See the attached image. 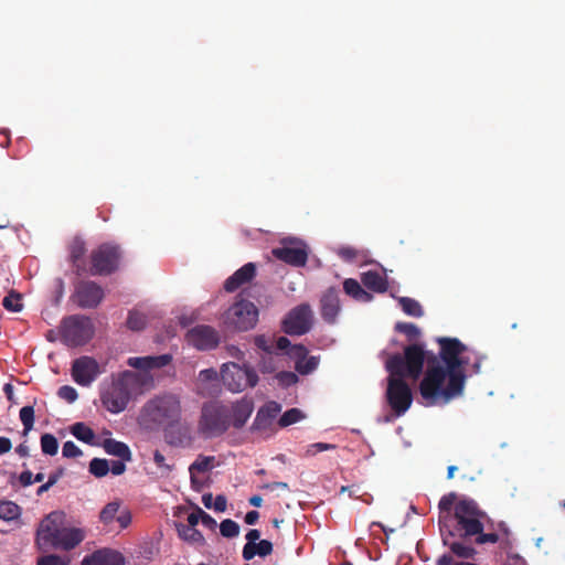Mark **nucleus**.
<instances>
[{
  "label": "nucleus",
  "instance_id": "nucleus-1",
  "mask_svg": "<svg viewBox=\"0 0 565 565\" xmlns=\"http://www.w3.org/2000/svg\"><path fill=\"white\" fill-rule=\"evenodd\" d=\"M439 354L426 356L425 347L413 343L405 347L404 354H393L386 361L391 375L418 379L423 373L425 360L428 365L419 383V393L426 406L446 405L463 393L466 384L465 365L468 360L462 356L466 345L457 338H439Z\"/></svg>",
  "mask_w": 565,
  "mask_h": 565
},
{
  "label": "nucleus",
  "instance_id": "nucleus-2",
  "mask_svg": "<svg viewBox=\"0 0 565 565\" xmlns=\"http://www.w3.org/2000/svg\"><path fill=\"white\" fill-rule=\"evenodd\" d=\"M455 519L457 521L456 530L460 537L468 540L475 537L478 545L495 544L500 541V536L495 532H487L494 530V521L480 509L478 503L472 499H461L455 505Z\"/></svg>",
  "mask_w": 565,
  "mask_h": 565
},
{
  "label": "nucleus",
  "instance_id": "nucleus-3",
  "mask_svg": "<svg viewBox=\"0 0 565 565\" xmlns=\"http://www.w3.org/2000/svg\"><path fill=\"white\" fill-rule=\"evenodd\" d=\"M151 384V375L124 371L117 376H113L111 382L103 386L100 391L102 404L113 414L121 413L134 396L141 395Z\"/></svg>",
  "mask_w": 565,
  "mask_h": 565
},
{
  "label": "nucleus",
  "instance_id": "nucleus-4",
  "mask_svg": "<svg viewBox=\"0 0 565 565\" xmlns=\"http://www.w3.org/2000/svg\"><path fill=\"white\" fill-rule=\"evenodd\" d=\"M87 536L84 527L66 526V513L54 510L38 524V539L55 550L70 552L81 545Z\"/></svg>",
  "mask_w": 565,
  "mask_h": 565
},
{
  "label": "nucleus",
  "instance_id": "nucleus-5",
  "mask_svg": "<svg viewBox=\"0 0 565 565\" xmlns=\"http://www.w3.org/2000/svg\"><path fill=\"white\" fill-rule=\"evenodd\" d=\"M182 408L177 395L166 393L147 401L137 417L138 425L146 430H158L171 419L181 417Z\"/></svg>",
  "mask_w": 565,
  "mask_h": 565
},
{
  "label": "nucleus",
  "instance_id": "nucleus-6",
  "mask_svg": "<svg viewBox=\"0 0 565 565\" xmlns=\"http://www.w3.org/2000/svg\"><path fill=\"white\" fill-rule=\"evenodd\" d=\"M231 427L230 408L217 402L203 404L198 431L204 438L222 436Z\"/></svg>",
  "mask_w": 565,
  "mask_h": 565
},
{
  "label": "nucleus",
  "instance_id": "nucleus-7",
  "mask_svg": "<svg viewBox=\"0 0 565 565\" xmlns=\"http://www.w3.org/2000/svg\"><path fill=\"white\" fill-rule=\"evenodd\" d=\"M258 321L257 307L245 299L235 301L224 313V324L232 330L247 331Z\"/></svg>",
  "mask_w": 565,
  "mask_h": 565
},
{
  "label": "nucleus",
  "instance_id": "nucleus-8",
  "mask_svg": "<svg viewBox=\"0 0 565 565\" xmlns=\"http://www.w3.org/2000/svg\"><path fill=\"white\" fill-rule=\"evenodd\" d=\"M121 249L118 245L104 243L90 253V269L93 276H108L120 265Z\"/></svg>",
  "mask_w": 565,
  "mask_h": 565
},
{
  "label": "nucleus",
  "instance_id": "nucleus-9",
  "mask_svg": "<svg viewBox=\"0 0 565 565\" xmlns=\"http://www.w3.org/2000/svg\"><path fill=\"white\" fill-rule=\"evenodd\" d=\"M221 377L224 386L231 392H242L247 387H254L258 382V375L253 367L241 366L234 362L222 366Z\"/></svg>",
  "mask_w": 565,
  "mask_h": 565
},
{
  "label": "nucleus",
  "instance_id": "nucleus-10",
  "mask_svg": "<svg viewBox=\"0 0 565 565\" xmlns=\"http://www.w3.org/2000/svg\"><path fill=\"white\" fill-rule=\"evenodd\" d=\"M94 335V326L89 318L71 316L63 320L62 340L68 347H78L87 343Z\"/></svg>",
  "mask_w": 565,
  "mask_h": 565
},
{
  "label": "nucleus",
  "instance_id": "nucleus-11",
  "mask_svg": "<svg viewBox=\"0 0 565 565\" xmlns=\"http://www.w3.org/2000/svg\"><path fill=\"white\" fill-rule=\"evenodd\" d=\"M386 401L396 416L405 414L413 402V394L404 377L391 375L387 379Z\"/></svg>",
  "mask_w": 565,
  "mask_h": 565
},
{
  "label": "nucleus",
  "instance_id": "nucleus-12",
  "mask_svg": "<svg viewBox=\"0 0 565 565\" xmlns=\"http://www.w3.org/2000/svg\"><path fill=\"white\" fill-rule=\"evenodd\" d=\"M275 258L295 266L302 267L307 264L309 249L305 242L295 238H288L282 242L281 247L273 249Z\"/></svg>",
  "mask_w": 565,
  "mask_h": 565
},
{
  "label": "nucleus",
  "instance_id": "nucleus-13",
  "mask_svg": "<svg viewBox=\"0 0 565 565\" xmlns=\"http://www.w3.org/2000/svg\"><path fill=\"white\" fill-rule=\"evenodd\" d=\"M312 311L309 305L302 303L290 310L282 321V330L289 335H302L311 329Z\"/></svg>",
  "mask_w": 565,
  "mask_h": 565
},
{
  "label": "nucleus",
  "instance_id": "nucleus-14",
  "mask_svg": "<svg viewBox=\"0 0 565 565\" xmlns=\"http://www.w3.org/2000/svg\"><path fill=\"white\" fill-rule=\"evenodd\" d=\"M164 440L172 447H189L193 441L191 426L181 420V417L171 419L163 427Z\"/></svg>",
  "mask_w": 565,
  "mask_h": 565
},
{
  "label": "nucleus",
  "instance_id": "nucleus-15",
  "mask_svg": "<svg viewBox=\"0 0 565 565\" xmlns=\"http://www.w3.org/2000/svg\"><path fill=\"white\" fill-rule=\"evenodd\" d=\"M186 342L198 350H212L220 342L218 332L210 326H196L190 329L185 335Z\"/></svg>",
  "mask_w": 565,
  "mask_h": 565
},
{
  "label": "nucleus",
  "instance_id": "nucleus-16",
  "mask_svg": "<svg viewBox=\"0 0 565 565\" xmlns=\"http://www.w3.org/2000/svg\"><path fill=\"white\" fill-rule=\"evenodd\" d=\"M100 369L97 361L90 356H81L72 364L73 380L82 385L88 386L99 375Z\"/></svg>",
  "mask_w": 565,
  "mask_h": 565
},
{
  "label": "nucleus",
  "instance_id": "nucleus-17",
  "mask_svg": "<svg viewBox=\"0 0 565 565\" xmlns=\"http://www.w3.org/2000/svg\"><path fill=\"white\" fill-rule=\"evenodd\" d=\"M74 298L82 308H95L104 298V289L95 281H81L75 288Z\"/></svg>",
  "mask_w": 565,
  "mask_h": 565
},
{
  "label": "nucleus",
  "instance_id": "nucleus-18",
  "mask_svg": "<svg viewBox=\"0 0 565 565\" xmlns=\"http://www.w3.org/2000/svg\"><path fill=\"white\" fill-rule=\"evenodd\" d=\"M281 406L277 402H268L263 405L250 426L252 431H267L271 428L274 419L280 413Z\"/></svg>",
  "mask_w": 565,
  "mask_h": 565
},
{
  "label": "nucleus",
  "instance_id": "nucleus-19",
  "mask_svg": "<svg viewBox=\"0 0 565 565\" xmlns=\"http://www.w3.org/2000/svg\"><path fill=\"white\" fill-rule=\"evenodd\" d=\"M81 565H125V557L118 551L100 548L84 556Z\"/></svg>",
  "mask_w": 565,
  "mask_h": 565
},
{
  "label": "nucleus",
  "instance_id": "nucleus-20",
  "mask_svg": "<svg viewBox=\"0 0 565 565\" xmlns=\"http://www.w3.org/2000/svg\"><path fill=\"white\" fill-rule=\"evenodd\" d=\"M321 316L328 323H333L340 312L339 291L335 288H329L321 297Z\"/></svg>",
  "mask_w": 565,
  "mask_h": 565
},
{
  "label": "nucleus",
  "instance_id": "nucleus-21",
  "mask_svg": "<svg viewBox=\"0 0 565 565\" xmlns=\"http://www.w3.org/2000/svg\"><path fill=\"white\" fill-rule=\"evenodd\" d=\"M171 362V355L161 354L157 356H134L129 358L127 364L134 369L143 371L142 374H148V371L153 369H161Z\"/></svg>",
  "mask_w": 565,
  "mask_h": 565
},
{
  "label": "nucleus",
  "instance_id": "nucleus-22",
  "mask_svg": "<svg viewBox=\"0 0 565 565\" xmlns=\"http://www.w3.org/2000/svg\"><path fill=\"white\" fill-rule=\"evenodd\" d=\"M256 275V266L254 263H247L230 276L224 282V289L233 292L243 285L249 282Z\"/></svg>",
  "mask_w": 565,
  "mask_h": 565
},
{
  "label": "nucleus",
  "instance_id": "nucleus-23",
  "mask_svg": "<svg viewBox=\"0 0 565 565\" xmlns=\"http://www.w3.org/2000/svg\"><path fill=\"white\" fill-rule=\"evenodd\" d=\"M254 411V403L252 399L242 398L232 405L231 412V426L236 429L242 428Z\"/></svg>",
  "mask_w": 565,
  "mask_h": 565
},
{
  "label": "nucleus",
  "instance_id": "nucleus-24",
  "mask_svg": "<svg viewBox=\"0 0 565 565\" xmlns=\"http://www.w3.org/2000/svg\"><path fill=\"white\" fill-rule=\"evenodd\" d=\"M99 446L103 447L106 454L118 457L122 461H131L132 459L131 450L124 441L106 438L99 443Z\"/></svg>",
  "mask_w": 565,
  "mask_h": 565
},
{
  "label": "nucleus",
  "instance_id": "nucleus-25",
  "mask_svg": "<svg viewBox=\"0 0 565 565\" xmlns=\"http://www.w3.org/2000/svg\"><path fill=\"white\" fill-rule=\"evenodd\" d=\"M273 553V543L268 540H260L258 543L245 544L242 556L245 561L253 559L256 555L265 557Z\"/></svg>",
  "mask_w": 565,
  "mask_h": 565
},
{
  "label": "nucleus",
  "instance_id": "nucleus-26",
  "mask_svg": "<svg viewBox=\"0 0 565 565\" xmlns=\"http://www.w3.org/2000/svg\"><path fill=\"white\" fill-rule=\"evenodd\" d=\"M362 284L370 290L375 292H385L387 290L386 277L376 270H369L361 276Z\"/></svg>",
  "mask_w": 565,
  "mask_h": 565
},
{
  "label": "nucleus",
  "instance_id": "nucleus-27",
  "mask_svg": "<svg viewBox=\"0 0 565 565\" xmlns=\"http://www.w3.org/2000/svg\"><path fill=\"white\" fill-rule=\"evenodd\" d=\"M444 544L448 545L450 550L449 554L452 555V557H458L461 559H475L478 553L472 545L462 541H454L448 543V541L444 539Z\"/></svg>",
  "mask_w": 565,
  "mask_h": 565
},
{
  "label": "nucleus",
  "instance_id": "nucleus-28",
  "mask_svg": "<svg viewBox=\"0 0 565 565\" xmlns=\"http://www.w3.org/2000/svg\"><path fill=\"white\" fill-rule=\"evenodd\" d=\"M71 434L78 439L90 446H99V443L96 440V435L94 430L88 427L85 423L77 422L73 424L70 428Z\"/></svg>",
  "mask_w": 565,
  "mask_h": 565
},
{
  "label": "nucleus",
  "instance_id": "nucleus-29",
  "mask_svg": "<svg viewBox=\"0 0 565 565\" xmlns=\"http://www.w3.org/2000/svg\"><path fill=\"white\" fill-rule=\"evenodd\" d=\"M86 253V247L84 242L79 239H75L70 247V258L72 264L76 267L77 274H81L85 270V265L83 257Z\"/></svg>",
  "mask_w": 565,
  "mask_h": 565
},
{
  "label": "nucleus",
  "instance_id": "nucleus-30",
  "mask_svg": "<svg viewBox=\"0 0 565 565\" xmlns=\"http://www.w3.org/2000/svg\"><path fill=\"white\" fill-rule=\"evenodd\" d=\"M215 457L200 455L195 461L190 466L189 471L191 476V482L194 486L196 483L195 472H206L213 467Z\"/></svg>",
  "mask_w": 565,
  "mask_h": 565
},
{
  "label": "nucleus",
  "instance_id": "nucleus-31",
  "mask_svg": "<svg viewBox=\"0 0 565 565\" xmlns=\"http://www.w3.org/2000/svg\"><path fill=\"white\" fill-rule=\"evenodd\" d=\"M177 531L179 536L189 543H203L204 536L202 533L192 526H185L183 523H177Z\"/></svg>",
  "mask_w": 565,
  "mask_h": 565
},
{
  "label": "nucleus",
  "instance_id": "nucleus-32",
  "mask_svg": "<svg viewBox=\"0 0 565 565\" xmlns=\"http://www.w3.org/2000/svg\"><path fill=\"white\" fill-rule=\"evenodd\" d=\"M21 514V508L9 500H0V519L3 521L17 520Z\"/></svg>",
  "mask_w": 565,
  "mask_h": 565
},
{
  "label": "nucleus",
  "instance_id": "nucleus-33",
  "mask_svg": "<svg viewBox=\"0 0 565 565\" xmlns=\"http://www.w3.org/2000/svg\"><path fill=\"white\" fill-rule=\"evenodd\" d=\"M343 289L347 295L356 300L370 298V295L361 287L360 282L353 278H348L343 281Z\"/></svg>",
  "mask_w": 565,
  "mask_h": 565
},
{
  "label": "nucleus",
  "instance_id": "nucleus-34",
  "mask_svg": "<svg viewBox=\"0 0 565 565\" xmlns=\"http://www.w3.org/2000/svg\"><path fill=\"white\" fill-rule=\"evenodd\" d=\"M398 303L402 308V310L411 317L420 318L424 315V310L420 306V303L409 297H401L398 299Z\"/></svg>",
  "mask_w": 565,
  "mask_h": 565
},
{
  "label": "nucleus",
  "instance_id": "nucleus-35",
  "mask_svg": "<svg viewBox=\"0 0 565 565\" xmlns=\"http://www.w3.org/2000/svg\"><path fill=\"white\" fill-rule=\"evenodd\" d=\"M147 326V317L137 311L131 310L129 311L128 319H127V327L132 331H140L143 330Z\"/></svg>",
  "mask_w": 565,
  "mask_h": 565
},
{
  "label": "nucleus",
  "instance_id": "nucleus-36",
  "mask_svg": "<svg viewBox=\"0 0 565 565\" xmlns=\"http://www.w3.org/2000/svg\"><path fill=\"white\" fill-rule=\"evenodd\" d=\"M88 470L94 477L103 478L109 472V462L107 459L93 458Z\"/></svg>",
  "mask_w": 565,
  "mask_h": 565
},
{
  "label": "nucleus",
  "instance_id": "nucleus-37",
  "mask_svg": "<svg viewBox=\"0 0 565 565\" xmlns=\"http://www.w3.org/2000/svg\"><path fill=\"white\" fill-rule=\"evenodd\" d=\"M120 503L113 501L107 503L99 513V520L104 524H110L119 512Z\"/></svg>",
  "mask_w": 565,
  "mask_h": 565
},
{
  "label": "nucleus",
  "instance_id": "nucleus-38",
  "mask_svg": "<svg viewBox=\"0 0 565 565\" xmlns=\"http://www.w3.org/2000/svg\"><path fill=\"white\" fill-rule=\"evenodd\" d=\"M71 556L60 554H47L38 557V565H70Z\"/></svg>",
  "mask_w": 565,
  "mask_h": 565
},
{
  "label": "nucleus",
  "instance_id": "nucleus-39",
  "mask_svg": "<svg viewBox=\"0 0 565 565\" xmlns=\"http://www.w3.org/2000/svg\"><path fill=\"white\" fill-rule=\"evenodd\" d=\"M395 330L405 334L409 341L418 339L422 334L420 329L412 322H397Z\"/></svg>",
  "mask_w": 565,
  "mask_h": 565
},
{
  "label": "nucleus",
  "instance_id": "nucleus-40",
  "mask_svg": "<svg viewBox=\"0 0 565 565\" xmlns=\"http://www.w3.org/2000/svg\"><path fill=\"white\" fill-rule=\"evenodd\" d=\"M20 419L23 424V436H26L33 428L34 424V408L33 406H24L20 411Z\"/></svg>",
  "mask_w": 565,
  "mask_h": 565
},
{
  "label": "nucleus",
  "instance_id": "nucleus-41",
  "mask_svg": "<svg viewBox=\"0 0 565 565\" xmlns=\"http://www.w3.org/2000/svg\"><path fill=\"white\" fill-rule=\"evenodd\" d=\"M319 365V358L317 356H309V358H303V359H299L297 362H296V370L300 373V374H309L311 372H313Z\"/></svg>",
  "mask_w": 565,
  "mask_h": 565
},
{
  "label": "nucleus",
  "instance_id": "nucleus-42",
  "mask_svg": "<svg viewBox=\"0 0 565 565\" xmlns=\"http://www.w3.org/2000/svg\"><path fill=\"white\" fill-rule=\"evenodd\" d=\"M41 449L45 455H56L58 450L57 439L51 434H43L41 436Z\"/></svg>",
  "mask_w": 565,
  "mask_h": 565
},
{
  "label": "nucleus",
  "instance_id": "nucleus-43",
  "mask_svg": "<svg viewBox=\"0 0 565 565\" xmlns=\"http://www.w3.org/2000/svg\"><path fill=\"white\" fill-rule=\"evenodd\" d=\"M2 306L12 312H19L22 309L21 295L15 291H10L2 300Z\"/></svg>",
  "mask_w": 565,
  "mask_h": 565
},
{
  "label": "nucleus",
  "instance_id": "nucleus-44",
  "mask_svg": "<svg viewBox=\"0 0 565 565\" xmlns=\"http://www.w3.org/2000/svg\"><path fill=\"white\" fill-rule=\"evenodd\" d=\"M303 418V414L298 408H290L286 411L278 420L280 427H287Z\"/></svg>",
  "mask_w": 565,
  "mask_h": 565
},
{
  "label": "nucleus",
  "instance_id": "nucleus-45",
  "mask_svg": "<svg viewBox=\"0 0 565 565\" xmlns=\"http://www.w3.org/2000/svg\"><path fill=\"white\" fill-rule=\"evenodd\" d=\"M220 532L222 536L233 539L239 534V525L231 519H225L220 524Z\"/></svg>",
  "mask_w": 565,
  "mask_h": 565
},
{
  "label": "nucleus",
  "instance_id": "nucleus-46",
  "mask_svg": "<svg viewBox=\"0 0 565 565\" xmlns=\"http://www.w3.org/2000/svg\"><path fill=\"white\" fill-rule=\"evenodd\" d=\"M457 494L455 492H450L448 494H445L441 497L438 509L440 516L446 513L447 515L450 513L451 509H455V505L457 503Z\"/></svg>",
  "mask_w": 565,
  "mask_h": 565
},
{
  "label": "nucleus",
  "instance_id": "nucleus-47",
  "mask_svg": "<svg viewBox=\"0 0 565 565\" xmlns=\"http://www.w3.org/2000/svg\"><path fill=\"white\" fill-rule=\"evenodd\" d=\"M277 355H274V353L264 354L262 358V364L260 369L265 373H273L278 369L277 365Z\"/></svg>",
  "mask_w": 565,
  "mask_h": 565
},
{
  "label": "nucleus",
  "instance_id": "nucleus-48",
  "mask_svg": "<svg viewBox=\"0 0 565 565\" xmlns=\"http://www.w3.org/2000/svg\"><path fill=\"white\" fill-rule=\"evenodd\" d=\"M58 397L66 401L67 403H73L77 399V391L70 385H63L57 391Z\"/></svg>",
  "mask_w": 565,
  "mask_h": 565
},
{
  "label": "nucleus",
  "instance_id": "nucleus-49",
  "mask_svg": "<svg viewBox=\"0 0 565 565\" xmlns=\"http://www.w3.org/2000/svg\"><path fill=\"white\" fill-rule=\"evenodd\" d=\"M62 455L65 458H77L83 455V451L73 441L68 440L62 447Z\"/></svg>",
  "mask_w": 565,
  "mask_h": 565
},
{
  "label": "nucleus",
  "instance_id": "nucleus-50",
  "mask_svg": "<svg viewBox=\"0 0 565 565\" xmlns=\"http://www.w3.org/2000/svg\"><path fill=\"white\" fill-rule=\"evenodd\" d=\"M255 345L264 351L265 354L274 353V343L265 335H257L254 339Z\"/></svg>",
  "mask_w": 565,
  "mask_h": 565
},
{
  "label": "nucleus",
  "instance_id": "nucleus-51",
  "mask_svg": "<svg viewBox=\"0 0 565 565\" xmlns=\"http://www.w3.org/2000/svg\"><path fill=\"white\" fill-rule=\"evenodd\" d=\"M277 380L282 386H291L298 382V376L294 372L282 371L277 374Z\"/></svg>",
  "mask_w": 565,
  "mask_h": 565
},
{
  "label": "nucleus",
  "instance_id": "nucleus-52",
  "mask_svg": "<svg viewBox=\"0 0 565 565\" xmlns=\"http://www.w3.org/2000/svg\"><path fill=\"white\" fill-rule=\"evenodd\" d=\"M335 448V445L333 444H327V443H315L308 446L306 455L307 456H315L318 452L332 450Z\"/></svg>",
  "mask_w": 565,
  "mask_h": 565
},
{
  "label": "nucleus",
  "instance_id": "nucleus-53",
  "mask_svg": "<svg viewBox=\"0 0 565 565\" xmlns=\"http://www.w3.org/2000/svg\"><path fill=\"white\" fill-rule=\"evenodd\" d=\"M62 475L63 469H58L54 473L50 475L47 482L38 488V495L47 491L60 479Z\"/></svg>",
  "mask_w": 565,
  "mask_h": 565
},
{
  "label": "nucleus",
  "instance_id": "nucleus-54",
  "mask_svg": "<svg viewBox=\"0 0 565 565\" xmlns=\"http://www.w3.org/2000/svg\"><path fill=\"white\" fill-rule=\"evenodd\" d=\"M437 565H478L476 563H471V562H455L452 555L450 554H443L438 559H437Z\"/></svg>",
  "mask_w": 565,
  "mask_h": 565
},
{
  "label": "nucleus",
  "instance_id": "nucleus-55",
  "mask_svg": "<svg viewBox=\"0 0 565 565\" xmlns=\"http://www.w3.org/2000/svg\"><path fill=\"white\" fill-rule=\"evenodd\" d=\"M153 461L159 469H162L167 472L172 470V466L166 462V457L159 450L153 451Z\"/></svg>",
  "mask_w": 565,
  "mask_h": 565
},
{
  "label": "nucleus",
  "instance_id": "nucleus-56",
  "mask_svg": "<svg viewBox=\"0 0 565 565\" xmlns=\"http://www.w3.org/2000/svg\"><path fill=\"white\" fill-rule=\"evenodd\" d=\"M121 529H126L131 523V513L129 510L125 509L120 511L118 516L116 518Z\"/></svg>",
  "mask_w": 565,
  "mask_h": 565
},
{
  "label": "nucleus",
  "instance_id": "nucleus-57",
  "mask_svg": "<svg viewBox=\"0 0 565 565\" xmlns=\"http://www.w3.org/2000/svg\"><path fill=\"white\" fill-rule=\"evenodd\" d=\"M200 510H202L200 507H195L194 511L188 515V523L184 524L185 526H196V524L201 521Z\"/></svg>",
  "mask_w": 565,
  "mask_h": 565
},
{
  "label": "nucleus",
  "instance_id": "nucleus-58",
  "mask_svg": "<svg viewBox=\"0 0 565 565\" xmlns=\"http://www.w3.org/2000/svg\"><path fill=\"white\" fill-rule=\"evenodd\" d=\"M200 513H201L202 524L210 530H214L217 525L216 521L210 514L204 512L203 510H200Z\"/></svg>",
  "mask_w": 565,
  "mask_h": 565
},
{
  "label": "nucleus",
  "instance_id": "nucleus-59",
  "mask_svg": "<svg viewBox=\"0 0 565 565\" xmlns=\"http://www.w3.org/2000/svg\"><path fill=\"white\" fill-rule=\"evenodd\" d=\"M227 500L225 495L218 494L215 497V500L213 502V509L217 512H224L226 510Z\"/></svg>",
  "mask_w": 565,
  "mask_h": 565
},
{
  "label": "nucleus",
  "instance_id": "nucleus-60",
  "mask_svg": "<svg viewBox=\"0 0 565 565\" xmlns=\"http://www.w3.org/2000/svg\"><path fill=\"white\" fill-rule=\"evenodd\" d=\"M126 461L117 460L113 461L111 466L109 467V471H111L115 476H120L126 471Z\"/></svg>",
  "mask_w": 565,
  "mask_h": 565
},
{
  "label": "nucleus",
  "instance_id": "nucleus-61",
  "mask_svg": "<svg viewBox=\"0 0 565 565\" xmlns=\"http://www.w3.org/2000/svg\"><path fill=\"white\" fill-rule=\"evenodd\" d=\"M489 532H495L499 536V532L502 533V535L508 539L510 536V529L504 522H494V530H489Z\"/></svg>",
  "mask_w": 565,
  "mask_h": 565
},
{
  "label": "nucleus",
  "instance_id": "nucleus-62",
  "mask_svg": "<svg viewBox=\"0 0 565 565\" xmlns=\"http://www.w3.org/2000/svg\"><path fill=\"white\" fill-rule=\"evenodd\" d=\"M19 481L23 487L31 486L33 483V473L30 470L23 471L20 477Z\"/></svg>",
  "mask_w": 565,
  "mask_h": 565
},
{
  "label": "nucleus",
  "instance_id": "nucleus-63",
  "mask_svg": "<svg viewBox=\"0 0 565 565\" xmlns=\"http://www.w3.org/2000/svg\"><path fill=\"white\" fill-rule=\"evenodd\" d=\"M289 345H290L289 339H287L286 337H279L274 344V351L275 350L285 351L286 349L289 348Z\"/></svg>",
  "mask_w": 565,
  "mask_h": 565
},
{
  "label": "nucleus",
  "instance_id": "nucleus-64",
  "mask_svg": "<svg viewBox=\"0 0 565 565\" xmlns=\"http://www.w3.org/2000/svg\"><path fill=\"white\" fill-rule=\"evenodd\" d=\"M200 379L204 381H212L217 379V373L213 369H205L200 372Z\"/></svg>",
  "mask_w": 565,
  "mask_h": 565
}]
</instances>
